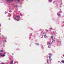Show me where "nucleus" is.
Listing matches in <instances>:
<instances>
[{"label": "nucleus", "mask_w": 64, "mask_h": 64, "mask_svg": "<svg viewBox=\"0 0 64 64\" xmlns=\"http://www.w3.org/2000/svg\"><path fill=\"white\" fill-rule=\"evenodd\" d=\"M43 33L44 34V38H47V37L46 36L45 34H44V33Z\"/></svg>", "instance_id": "1"}, {"label": "nucleus", "mask_w": 64, "mask_h": 64, "mask_svg": "<svg viewBox=\"0 0 64 64\" xmlns=\"http://www.w3.org/2000/svg\"><path fill=\"white\" fill-rule=\"evenodd\" d=\"M0 54L1 55V56H5V54L3 55H2V53H0Z\"/></svg>", "instance_id": "2"}, {"label": "nucleus", "mask_w": 64, "mask_h": 64, "mask_svg": "<svg viewBox=\"0 0 64 64\" xmlns=\"http://www.w3.org/2000/svg\"><path fill=\"white\" fill-rule=\"evenodd\" d=\"M14 20H16V21H19V19H16V18H14Z\"/></svg>", "instance_id": "3"}, {"label": "nucleus", "mask_w": 64, "mask_h": 64, "mask_svg": "<svg viewBox=\"0 0 64 64\" xmlns=\"http://www.w3.org/2000/svg\"><path fill=\"white\" fill-rule=\"evenodd\" d=\"M7 2H10V1H11V0H7Z\"/></svg>", "instance_id": "4"}, {"label": "nucleus", "mask_w": 64, "mask_h": 64, "mask_svg": "<svg viewBox=\"0 0 64 64\" xmlns=\"http://www.w3.org/2000/svg\"><path fill=\"white\" fill-rule=\"evenodd\" d=\"M13 60H12L11 62H10V64H12V63H13Z\"/></svg>", "instance_id": "5"}, {"label": "nucleus", "mask_w": 64, "mask_h": 64, "mask_svg": "<svg viewBox=\"0 0 64 64\" xmlns=\"http://www.w3.org/2000/svg\"><path fill=\"white\" fill-rule=\"evenodd\" d=\"M49 1L50 2H51L52 1V0H49Z\"/></svg>", "instance_id": "6"}, {"label": "nucleus", "mask_w": 64, "mask_h": 64, "mask_svg": "<svg viewBox=\"0 0 64 64\" xmlns=\"http://www.w3.org/2000/svg\"><path fill=\"white\" fill-rule=\"evenodd\" d=\"M20 17V16H17L16 17L17 18H18V17Z\"/></svg>", "instance_id": "7"}, {"label": "nucleus", "mask_w": 64, "mask_h": 64, "mask_svg": "<svg viewBox=\"0 0 64 64\" xmlns=\"http://www.w3.org/2000/svg\"><path fill=\"white\" fill-rule=\"evenodd\" d=\"M62 63H64V60H62Z\"/></svg>", "instance_id": "8"}, {"label": "nucleus", "mask_w": 64, "mask_h": 64, "mask_svg": "<svg viewBox=\"0 0 64 64\" xmlns=\"http://www.w3.org/2000/svg\"><path fill=\"white\" fill-rule=\"evenodd\" d=\"M51 56L50 57H49V58L51 60H52V59H51Z\"/></svg>", "instance_id": "9"}, {"label": "nucleus", "mask_w": 64, "mask_h": 64, "mask_svg": "<svg viewBox=\"0 0 64 64\" xmlns=\"http://www.w3.org/2000/svg\"><path fill=\"white\" fill-rule=\"evenodd\" d=\"M0 52H3V50H0Z\"/></svg>", "instance_id": "10"}, {"label": "nucleus", "mask_w": 64, "mask_h": 64, "mask_svg": "<svg viewBox=\"0 0 64 64\" xmlns=\"http://www.w3.org/2000/svg\"><path fill=\"white\" fill-rule=\"evenodd\" d=\"M58 15L59 16H60V14H58Z\"/></svg>", "instance_id": "11"}, {"label": "nucleus", "mask_w": 64, "mask_h": 64, "mask_svg": "<svg viewBox=\"0 0 64 64\" xmlns=\"http://www.w3.org/2000/svg\"><path fill=\"white\" fill-rule=\"evenodd\" d=\"M36 45H38V43H36Z\"/></svg>", "instance_id": "12"}, {"label": "nucleus", "mask_w": 64, "mask_h": 64, "mask_svg": "<svg viewBox=\"0 0 64 64\" xmlns=\"http://www.w3.org/2000/svg\"><path fill=\"white\" fill-rule=\"evenodd\" d=\"M17 2H19V0H17Z\"/></svg>", "instance_id": "13"}, {"label": "nucleus", "mask_w": 64, "mask_h": 64, "mask_svg": "<svg viewBox=\"0 0 64 64\" xmlns=\"http://www.w3.org/2000/svg\"><path fill=\"white\" fill-rule=\"evenodd\" d=\"M13 0H10V1H13Z\"/></svg>", "instance_id": "14"}, {"label": "nucleus", "mask_w": 64, "mask_h": 64, "mask_svg": "<svg viewBox=\"0 0 64 64\" xmlns=\"http://www.w3.org/2000/svg\"><path fill=\"white\" fill-rule=\"evenodd\" d=\"M50 55H52V54H50Z\"/></svg>", "instance_id": "15"}, {"label": "nucleus", "mask_w": 64, "mask_h": 64, "mask_svg": "<svg viewBox=\"0 0 64 64\" xmlns=\"http://www.w3.org/2000/svg\"><path fill=\"white\" fill-rule=\"evenodd\" d=\"M51 38H53L52 37V36H51Z\"/></svg>", "instance_id": "16"}, {"label": "nucleus", "mask_w": 64, "mask_h": 64, "mask_svg": "<svg viewBox=\"0 0 64 64\" xmlns=\"http://www.w3.org/2000/svg\"><path fill=\"white\" fill-rule=\"evenodd\" d=\"M2 64H4V63H2Z\"/></svg>", "instance_id": "17"}, {"label": "nucleus", "mask_w": 64, "mask_h": 64, "mask_svg": "<svg viewBox=\"0 0 64 64\" xmlns=\"http://www.w3.org/2000/svg\"><path fill=\"white\" fill-rule=\"evenodd\" d=\"M6 13H7V12H6Z\"/></svg>", "instance_id": "18"}, {"label": "nucleus", "mask_w": 64, "mask_h": 64, "mask_svg": "<svg viewBox=\"0 0 64 64\" xmlns=\"http://www.w3.org/2000/svg\"><path fill=\"white\" fill-rule=\"evenodd\" d=\"M52 42H53V43L54 42H53V41H52Z\"/></svg>", "instance_id": "19"}, {"label": "nucleus", "mask_w": 64, "mask_h": 64, "mask_svg": "<svg viewBox=\"0 0 64 64\" xmlns=\"http://www.w3.org/2000/svg\"><path fill=\"white\" fill-rule=\"evenodd\" d=\"M49 44H50V43H49Z\"/></svg>", "instance_id": "20"}, {"label": "nucleus", "mask_w": 64, "mask_h": 64, "mask_svg": "<svg viewBox=\"0 0 64 64\" xmlns=\"http://www.w3.org/2000/svg\"><path fill=\"white\" fill-rule=\"evenodd\" d=\"M48 61H47L48 63Z\"/></svg>", "instance_id": "21"}, {"label": "nucleus", "mask_w": 64, "mask_h": 64, "mask_svg": "<svg viewBox=\"0 0 64 64\" xmlns=\"http://www.w3.org/2000/svg\"><path fill=\"white\" fill-rule=\"evenodd\" d=\"M54 41L55 42V40H54Z\"/></svg>", "instance_id": "22"}]
</instances>
